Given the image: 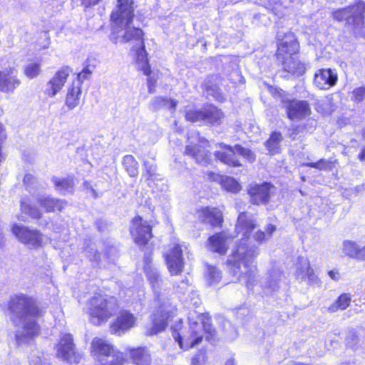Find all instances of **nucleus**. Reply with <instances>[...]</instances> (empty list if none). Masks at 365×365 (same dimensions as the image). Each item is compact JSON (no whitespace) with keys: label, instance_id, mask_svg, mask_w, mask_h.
<instances>
[{"label":"nucleus","instance_id":"nucleus-31","mask_svg":"<svg viewBox=\"0 0 365 365\" xmlns=\"http://www.w3.org/2000/svg\"><path fill=\"white\" fill-rule=\"evenodd\" d=\"M204 215L202 222L212 227L220 226L222 222V212L217 209L206 208L202 211Z\"/></svg>","mask_w":365,"mask_h":365},{"label":"nucleus","instance_id":"nucleus-55","mask_svg":"<svg viewBox=\"0 0 365 365\" xmlns=\"http://www.w3.org/2000/svg\"><path fill=\"white\" fill-rule=\"evenodd\" d=\"M30 365H43L41 359L38 356H31L29 359Z\"/></svg>","mask_w":365,"mask_h":365},{"label":"nucleus","instance_id":"nucleus-13","mask_svg":"<svg viewBox=\"0 0 365 365\" xmlns=\"http://www.w3.org/2000/svg\"><path fill=\"white\" fill-rule=\"evenodd\" d=\"M134 9V0H118L116 9L110 15L113 24H115L118 26L119 24L125 21L127 24L133 21Z\"/></svg>","mask_w":365,"mask_h":365},{"label":"nucleus","instance_id":"nucleus-40","mask_svg":"<svg viewBox=\"0 0 365 365\" xmlns=\"http://www.w3.org/2000/svg\"><path fill=\"white\" fill-rule=\"evenodd\" d=\"M21 210L23 212L29 215L34 219H40L42 217V212L35 205H29L24 202H21Z\"/></svg>","mask_w":365,"mask_h":365},{"label":"nucleus","instance_id":"nucleus-24","mask_svg":"<svg viewBox=\"0 0 365 365\" xmlns=\"http://www.w3.org/2000/svg\"><path fill=\"white\" fill-rule=\"evenodd\" d=\"M114 351L113 346L105 339L95 337L91 343V353L99 361L102 356H109Z\"/></svg>","mask_w":365,"mask_h":365},{"label":"nucleus","instance_id":"nucleus-8","mask_svg":"<svg viewBox=\"0 0 365 365\" xmlns=\"http://www.w3.org/2000/svg\"><path fill=\"white\" fill-rule=\"evenodd\" d=\"M275 190V187L270 182L250 183L247 187L250 202L256 205H267Z\"/></svg>","mask_w":365,"mask_h":365},{"label":"nucleus","instance_id":"nucleus-28","mask_svg":"<svg viewBox=\"0 0 365 365\" xmlns=\"http://www.w3.org/2000/svg\"><path fill=\"white\" fill-rule=\"evenodd\" d=\"M209 248L213 252L225 255L227 250L226 238L222 233H217L209 237Z\"/></svg>","mask_w":365,"mask_h":365},{"label":"nucleus","instance_id":"nucleus-44","mask_svg":"<svg viewBox=\"0 0 365 365\" xmlns=\"http://www.w3.org/2000/svg\"><path fill=\"white\" fill-rule=\"evenodd\" d=\"M206 277L210 285L218 283L222 277L221 272L215 267L209 266Z\"/></svg>","mask_w":365,"mask_h":365},{"label":"nucleus","instance_id":"nucleus-41","mask_svg":"<svg viewBox=\"0 0 365 365\" xmlns=\"http://www.w3.org/2000/svg\"><path fill=\"white\" fill-rule=\"evenodd\" d=\"M343 250L346 255L357 259L359 247L356 242L352 241H344L343 243Z\"/></svg>","mask_w":365,"mask_h":365},{"label":"nucleus","instance_id":"nucleus-18","mask_svg":"<svg viewBox=\"0 0 365 365\" xmlns=\"http://www.w3.org/2000/svg\"><path fill=\"white\" fill-rule=\"evenodd\" d=\"M286 112L292 120H300L311 114V109L306 101H291L286 105Z\"/></svg>","mask_w":365,"mask_h":365},{"label":"nucleus","instance_id":"nucleus-36","mask_svg":"<svg viewBox=\"0 0 365 365\" xmlns=\"http://www.w3.org/2000/svg\"><path fill=\"white\" fill-rule=\"evenodd\" d=\"M123 165L130 177H135L138 173V163L131 155L124 156Z\"/></svg>","mask_w":365,"mask_h":365},{"label":"nucleus","instance_id":"nucleus-62","mask_svg":"<svg viewBox=\"0 0 365 365\" xmlns=\"http://www.w3.org/2000/svg\"><path fill=\"white\" fill-rule=\"evenodd\" d=\"M355 189L357 191L364 190H365V185L364 184L358 185V186L356 187Z\"/></svg>","mask_w":365,"mask_h":365},{"label":"nucleus","instance_id":"nucleus-50","mask_svg":"<svg viewBox=\"0 0 365 365\" xmlns=\"http://www.w3.org/2000/svg\"><path fill=\"white\" fill-rule=\"evenodd\" d=\"M206 360L205 351H200L192 359L191 365H202Z\"/></svg>","mask_w":365,"mask_h":365},{"label":"nucleus","instance_id":"nucleus-37","mask_svg":"<svg viewBox=\"0 0 365 365\" xmlns=\"http://www.w3.org/2000/svg\"><path fill=\"white\" fill-rule=\"evenodd\" d=\"M350 302V295L349 294L344 293L338 297L337 300L334 303L330 305L328 309L330 312L344 310L349 306Z\"/></svg>","mask_w":365,"mask_h":365},{"label":"nucleus","instance_id":"nucleus-32","mask_svg":"<svg viewBox=\"0 0 365 365\" xmlns=\"http://www.w3.org/2000/svg\"><path fill=\"white\" fill-rule=\"evenodd\" d=\"M168 313L161 312L160 315L155 314L152 327L147 329L148 334L154 335L163 331L168 324Z\"/></svg>","mask_w":365,"mask_h":365},{"label":"nucleus","instance_id":"nucleus-25","mask_svg":"<svg viewBox=\"0 0 365 365\" xmlns=\"http://www.w3.org/2000/svg\"><path fill=\"white\" fill-rule=\"evenodd\" d=\"M135 51V62L138 70L142 71L145 76H149L151 69L148 63V53L145 51L144 41L133 46Z\"/></svg>","mask_w":365,"mask_h":365},{"label":"nucleus","instance_id":"nucleus-10","mask_svg":"<svg viewBox=\"0 0 365 365\" xmlns=\"http://www.w3.org/2000/svg\"><path fill=\"white\" fill-rule=\"evenodd\" d=\"M133 21H129L128 24L126 21L122 24H119L118 26L115 24H113V33L117 35L116 38H120V41L128 42L134 41L136 45L141 43L143 40V31L137 27L132 26Z\"/></svg>","mask_w":365,"mask_h":365},{"label":"nucleus","instance_id":"nucleus-56","mask_svg":"<svg viewBox=\"0 0 365 365\" xmlns=\"http://www.w3.org/2000/svg\"><path fill=\"white\" fill-rule=\"evenodd\" d=\"M155 80L150 77L148 78V92L150 93H153L155 91Z\"/></svg>","mask_w":365,"mask_h":365},{"label":"nucleus","instance_id":"nucleus-59","mask_svg":"<svg viewBox=\"0 0 365 365\" xmlns=\"http://www.w3.org/2000/svg\"><path fill=\"white\" fill-rule=\"evenodd\" d=\"M329 274V276L334 280H338L339 277H338V275H339V273L338 272H336L333 270H331L328 272Z\"/></svg>","mask_w":365,"mask_h":365},{"label":"nucleus","instance_id":"nucleus-61","mask_svg":"<svg viewBox=\"0 0 365 365\" xmlns=\"http://www.w3.org/2000/svg\"><path fill=\"white\" fill-rule=\"evenodd\" d=\"M102 224H103V222L100 220H97L96 222V225L98 228V230L100 231V232H102L103 231V226H102Z\"/></svg>","mask_w":365,"mask_h":365},{"label":"nucleus","instance_id":"nucleus-15","mask_svg":"<svg viewBox=\"0 0 365 365\" xmlns=\"http://www.w3.org/2000/svg\"><path fill=\"white\" fill-rule=\"evenodd\" d=\"M18 72L14 68L0 71V91L5 93H14L16 88L21 85Z\"/></svg>","mask_w":365,"mask_h":365},{"label":"nucleus","instance_id":"nucleus-9","mask_svg":"<svg viewBox=\"0 0 365 365\" xmlns=\"http://www.w3.org/2000/svg\"><path fill=\"white\" fill-rule=\"evenodd\" d=\"M130 232L134 242L140 247L147 245L153 237L151 225L140 216L133 219Z\"/></svg>","mask_w":365,"mask_h":365},{"label":"nucleus","instance_id":"nucleus-58","mask_svg":"<svg viewBox=\"0 0 365 365\" xmlns=\"http://www.w3.org/2000/svg\"><path fill=\"white\" fill-rule=\"evenodd\" d=\"M357 259L365 261V246L361 249L359 248L357 255Z\"/></svg>","mask_w":365,"mask_h":365},{"label":"nucleus","instance_id":"nucleus-4","mask_svg":"<svg viewBox=\"0 0 365 365\" xmlns=\"http://www.w3.org/2000/svg\"><path fill=\"white\" fill-rule=\"evenodd\" d=\"M88 312L94 324L108 319L118 309V300L109 295L95 294L86 304Z\"/></svg>","mask_w":365,"mask_h":365},{"label":"nucleus","instance_id":"nucleus-60","mask_svg":"<svg viewBox=\"0 0 365 365\" xmlns=\"http://www.w3.org/2000/svg\"><path fill=\"white\" fill-rule=\"evenodd\" d=\"M358 158L361 161H365V148H363L361 152L359 154Z\"/></svg>","mask_w":365,"mask_h":365},{"label":"nucleus","instance_id":"nucleus-26","mask_svg":"<svg viewBox=\"0 0 365 365\" xmlns=\"http://www.w3.org/2000/svg\"><path fill=\"white\" fill-rule=\"evenodd\" d=\"M178 103V101L169 99L167 97L156 96L150 101L149 109L152 111H157L161 108L175 110Z\"/></svg>","mask_w":365,"mask_h":365},{"label":"nucleus","instance_id":"nucleus-20","mask_svg":"<svg viewBox=\"0 0 365 365\" xmlns=\"http://www.w3.org/2000/svg\"><path fill=\"white\" fill-rule=\"evenodd\" d=\"M338 80L337 73L331 68L318 70L314 78L315 86L321 90H327L334 86Z\"/></svg>","mask_w":365,"mask_h":365},{"label":"nucleus","instance_id":"nucleus-34","mask_svg":"<svg viewBox=\"0 0 365 365\" xmlns=\"http://www.w3.org/2000/svg\"><path fill=\"white\" fill-rule=\"evenodd\" d=\"M145 271L155 297L158 300H160V291L162 289L163 280L159 272L156 269H147Z\"/></svg>","mask_w":365,"mask_h":365},{"label":"nucleus","instance_id":"nucleus-46","mask_svg":"<svg viewBox=\"0 0 365 365\" xmlns=\"http://www.w3.org/2000/svg\"><path fill=\"white\" fill-rule=\"evenodd\" d=\"M93 70L90 68L89 66H86L80 73L77 75V81L75 82L76 86L81 87V84L86 80H89L92 76Z\"/></svg>","mask_w":365,"mask_h":365},{"label":"nucleus","instance_id":"nucleus-48","mask_svg":"<svg viewBox=\"0 0 365 365\" xmlns=\"http://www.w3.org/2000/svg\"><path fill=\"white\" fill-rule=\"evenodd\" d=\"M156 165L150 160H144V169L148 175V178H151L156 173Z\"/></svg>","mask_w":365,"mask_h":365},{"label":"nucleus","instance_id":"nucleus-23","mask_svg":"<svg viewBox=\"0 0 365 365\" xmlns=\"http://www.w3.org/2000/svg\"><path fill=\"white\" fill-rule=\"evenodd\" d=\"M299 49V43L297 41L296 36L292 32H287L281 39L278 45L277 54L285 56L289 54H294Z\"/></svg>","mask_w":365,"mask_h":365},{"label":"nucleus","instance_id":"nucleus-57","mask_svg":"<svg viewBox=\"0 0 365 365\" xmlns=\"http://www.w3.org/2000/svg\"><path fill=\"white\" fill-rule=\"evenodd\" d=\"M81 1L82 4L85 7L88 8L96 5L100 1V0H81Z\"/></svg>","mask_w":365,"mask_h":365},{"label":"nucleus","instance_id":"nucleus-39","mask_svg":"<svg viewBox=\"0 0 365 365\" xmlns=\"http://www.w3.org/2000/svg\"><path fill=\"white\" fill-rule=\"evenodd\" d=\"M24 73L29 79L36 78L41 73V64L37 62H29L25 66Z\"/></svg>","mask_w":365,"mask_h":365},{"label":"nucleus","instance_id":"nucleus-21","mask_svg":"<svg viewBox=\"0 0 365 365\" xmlns=\"http://www.w3.org/2000/svg\"><path fill=\"white\" fill-rule=\"evenodd\" d=\"M219 146L222 148L214 153V156L221 163L232 167L241 166L240 160L236 155L235 145L231 146L225 143H220Z\"/></svg>","mask_w":365,"mask_h":365},{"label":"nucleus","instance_id":"nucleus-19","mask_svg":"<svg viewBox=\"0 0 365 365\" xmlns=\"http://www.w3.org/2000/svg\"><path fill=\"white\" fill-rule=\"evenodd\" d=\"M293 55L294 54L281 56V54H277V62L282 65L283 68L286 72L297 76H302L305 73V65Z\"/></svg>","mask_w":365,"mask_h":365},{"label":"nucleus","instance_id":"nucleus-14","mask_svg":"<svg viewBox=\"0 0 365 365\" xmlns=\"http://www.w3.org/2000/svg\"><path fill=\"white\" fill-rule=\"evenodd\" d=\"M71 72L68 67L58 71L46 83L44 93L48 97H54L64 86Z\"/></svg>","mask_w":365,"mask_h":365},{"label":"nucleus","instance_id":"nucleus-27","mask_svg":"<svg viewBox=\"0 0 365 365\" xmlns=\"http://www.w3.org/2000/svg\"><path fill=\"white\" fill-rule=\"evenodd\" d=\"M81 93V86H76L75 82L68 88L65 104L69 110H73L79 105Z\"/></svg>","mask_w":365,"mask_h":365},{"label":"nucleus","instance_id":"nucleus-53","mask_svg":"<svg viewBox=\"0 0 365 365\" xmlns=\"http://www.w3.org/2000/svg\"><path fill=\"white\" fill-rule=\"evenodd\" d=\"M86 256L91 259L98 261L100 259V253L94 248L88 247L85 250Z\"/></svg>","mask_w":365,"mask_h":365},{"label":"nucleus","instance_id":"nucleus-12","mask_svg":"<svg viewBox=\"0 0 365 365\" xmlns=\"http://www.w3.org/2000/svg\"><path fill=\"white\" fill-rule=\"evenodd\" d=\"M57 356L69 364H77L81 359V355L76 351L72 336L70 334H63L57 349Z\"/></svg>","mask_w":365,"mask_h":365},{"label":"nucleus","instance_id":"nucleus-2","mask_svg":"<svg viewBox=\"0 0 365 365\" xmlns=\"http://www.w3.org/2000/svg\"><path fill=\"white\" fill-rule=\"evenodd\" d=\"M9 310L14 315V323L21 324V329L16 331V339L18 344L29 342L38 333L39 327L36 319L43 316V311L36 302L25 294L11 297Z\"/></svg>","mask_w":365,"mask_h":365},{"label":"nucleus","instance_id":"nucleus-11","mask_svg":"<svg viewBox=\"0 0 365 365\" xmlns=\"http://www.w3.org/2000/svg\"><path fill=\"white\" fill-rule=\"evenodd\" d=\"M12 232L21 242L31 247H38L41 245L43 235L36 229H30L24 225H14Z\"/></svg>","mask_w":365,"mask_h":365},{"label":"nucleus","instance_id":"nucleus-35","mask_svg":"<svg viewBox=\"0 0 365 365\" xmlns=\"http://www.w3.org/2000/svg\"><path fill=\"white\" fill-rule=\"evenodd\" d=\"M52 182L55 185L56 190L62 195L71 192L74 187V182L71 178H58L56 177L52 178Z\"/></svg>","mask_w":365,"mask_h":365},{"label":"nucleus","instance_id":"nucleus-47","mask_svg":"<svg viewBox=\"0 0 365 365\" xmlns=\"http://www.w3.org/2000/svg\"><path fill=\"white\" fill-rule=\"evenodd\" d=\"M222 185L225 190L233 193H237L240 190V185L232 178L225 180Z\"/></svg>","mask_w":365,"mask_h":365},{"label":"nucleus","instance_id":"nucleus-52","mask_svg":"<svg viewBox=\"0 0 365 365\" xmlns=\"http://www.w3.org/2000/svg\"><path fill=\"white\" fill-rule=\"evenodd\" d=\"M205 91L208 96H212L217 99H218L220 96L219 88L216 85L206 86Z\"/></svg>","mask_w":365,"mask_h":365},{"label":"nucleus","instance_id":"nucleus-42","mask_svg":"<svg viewBox=\"0 0 365 365\" xmlns=\"http://www.w3.org/2000/svg\"><path fill=\"white\" fill-rule=\"evenodd\" d=\"M236 155L239 154L250 163H253L256 159V155L252 150L249 148L242 147L239 144L235 145Z\"/></svg>","mask_w":365,"mask_h":365},{"label":"nucleus","instance_id":"nucleus-38","mask_svg":"<svg viewBox=\"0 0 365 365\" xmlns=\"http://www.w3.org/2000/svg\"><path fill=\"white\" fill-rule=\"evenodd\" d=\"M24 184L26 187V190L30 192V194L34 197L37 193H36V190L39 189V187H41V189L44 190L45 186L38 185L36 179L31 174H26L24 178Z\"/></svg>","mask_w":365,"mask_h":365},{"label":"nucleus","instance_id":"nucleus-45","mask_svg":"<svg viewBox=\"0 0 365 365\" xmlns=\"http://www.w3.org/2000/svg\"><path fill=\"white\" fill-rule=\"evenodd\" d=\"M304 270L302 271L304 273V276L307 277L308 282L310 284H315L318 283V278L314 274V269L310 267L309 263L308 260H304Z\"/></svg>","mask_w":365,"mask_h":365},{"label":"nucleus","instance_id":"nucleus-16","mask_svg":"<svg viewBox=\"0 0 365 365\" xmlns=\"http://www.w3.org/2000/svg\"><path fill=\"white\" fill-rule=\"evenodd\" d=\"M34 197L37 204L47 213L61 212L67 205L65 200L53 197L45 193H37Z\"/></svg>","mask_w":365,"mask_h":365},{"label":"nucleus","instance_id":"nucleus-5","mask_svg":"<svg viewBox=\"0 0 365 365\" xmlns=\"http://www.w3.org/2000/svg\"><path fill=\"white\" fill-rule=\"evenodd\" d=\"M364 13L365 3L359 1L356 4L334 10L331 16L335 21H345L346 25L358 27L364 24Z\"/></svg>","mask_w":365,"mask_h":365},{"label":"nucleus","instance_id":"nucleus-17","mask_svg":"<svg viewBox=\"0 0 365 365\" xmlns=\"http://www.w3.org/2000/svg\"><path fill=\"white\" fill-rule=\"evenodd\" d=\"M136 318L128 311H121L115 322L110 326V332L121 335L134 327Z\"/></svg>","mask_w":365,"mask_h":365},{"label":"nucleus","instance_id":"nucleus-6","mask_svg":"<svg viewBox=\"0 0 365 365\" xmlns=\"http://www.w3.org/2000/svg\"><path fill=\"white\" fill-rule=\"evenodd\" d=\"M185 119L191 123H203L217 125L221 123L224 114L214 106H207L200 109H189L185 112Z\"/></svg>","mask_w":365,"mask_h":365},{"label":"nucleus","instance_id":"nucleus-64","mask_svg":"<svg viewBox=\"0 0 365 365\" xmlns=\"http://www.w3.org/2000/svg\"><path fill=\"white\" fill-rule=\"evenodd\" d=\"M182 284H184V283H185L186 285H187V284H188V279H186L185 280H182Z\"/></svg>","mask_w":365,"mask_h":365},{"label":"nucleus","instance_id":"nucleus-22","mask_svg":"<svg viewBox=\"0 0 365 365\" xmlns=\"http://www.w3.org/2000/svg\"><path fill=\"white\" fill-rule=\"evenodd\" d=\"M185 153L192 157L197 163L206 166L211 162L210 153L202 145H187Z\"/></svg>","mask_w":365,"mask_h":365},{"label":"nucleus","instance_id":"nucleus-54","mask_svg":"<svg viewBox=\"0 0 365 365\" xmlns=\"http://www.w3.org/2000/svg\"><path fill=\"white\" fill-rule=\"evenodd\" d=\"M299 134L298 127L293 126L289 128L287 130V136L291 138L292 140H296L297 135Z\"/></svg>","mask_w":365,"mask_h":365},{"label":"nucleus","instance_id":"nucleus-51","mask_svg":"<svg viewBox=\"0 0 365 365\" xmlns=\"http://www.w3.org/2000/svg\"><path fill=\"white\" fill-rule=\"evenodd\" d=\"M353 97L356 101H362L365 99V87H359L354 90Z\"/></svg>","mask_w":365,"mask_h":365},{"label":"nucleus","instance_id":"nucleus-63","mask_svg":"<svg viewBox=\"0 0 365 365\" xmlns=\"http://www.w3.org/2000/svg\"><path fill=\"white\" fill-rule=\"evenodd\" d=\"M225 365H235L234 360L229 359L226 361Z\"/></svg>","mask_w":365,"mask_h":365},{"label":"nucleus","instance_id":"nucleus-1","mask_svg":"<svg viewBox=\"0 0 365 365\" xmlns=\"http://www.w3.org/2000/svg\"><path fill=\"white\" fill-rule=\"evenodd\" d=\"M256 222L252 214L240 212L237 222L235 225V231L237 235L242 234V239L237 245L236 251L233 253V259L228 261L232 264L231 269L233 275L237 277L240 282H245L249 287L250 278L253 277L255 259L259 255V248L255 245H251L253 239L259 244H262L269 240L276 230V227L272 224L267 225L265 232L258 230L255 232Z\"/></svg>","mask_w":365,"mask_h":365},{"label":"nucleus","instance_id":"nucleus-49","mask_svg":"<svg viewBox=\"0 0 365 365\" xmlns=\"http://www.w3.org/2000/svg\"><path fill=\"white\" fill-rule=\"evenodd\" d=\"M329 164V163H328L327 160H326L324 159H321L318 162H316V163H306L305 165L307 167L317 168L319 170H326V169H327Z\"/></svg>","mask_w":365,"mask_h":365},{"label":"nucleus","instance_id":"nucleus-33","mask_svg":"<svg viewBox=\"0 0 365 365\" xmlns=\"http://www.w3.org/2000/svg\"><path fill=\"white\" fill-rule=\"evenodd\" d=\"M282 272L279 269H272L268 273V277L263 282V285L270 292H275L279 287L282 279Z\"/></svg>","mask_w":365,"mask_h":365},{"label":"nucleus","instance_id":"nucleus-3","mask_svg":"<svg viewBox=\"0 0 365 365\" xmlns=\"http://www.w3.org/2000/svg\"><path fill=\"white\" fill-rule=\"evenodd\" d=\"M201 323L190 321V334L187 336H181L180 334L176 331H173V336L178 343L180 347L185 350L192 348L199 344L202 340V332L209 334L207 339L210 340L215 336V329L211 324V319L207 316L200 317Z\"/></svg>","mask_w":365,"mask_h":365},{"label":"nucleus","instance_id":"nucleus-30","mask_svg":"<svg viewBox=\"0 0 365 365\" xmlns=\"http://www.w3.org/2000/svg\"><path fill=\"white\" fill-rule=\"evenodd\" d=\"M130 356L135 365H150L151 356L145 348H137L130 350Z\"/></svg>","mask_w":365,"mask_h":365},{"label":"nucleus","instance_id":"nucleus-43","mask_svg":"<svg viewBox=\"0 0 365 365\" xmlns=\"http://www.w3.org/2000/svg\"><path fill=\"white\" fill-rule=\"evenodd\" d=\"M187 140L189 141V145H198V143L205 145L208 142L207 140L202 136H200V133L195 130H191L187 133Z\"/></svg>","mask_w":365,"mask_h":365},{"label":"nucleus","instance_id":"nucleus-7","mask_svg":"<svg viewBox=\"0 0 365 365\" xmlns=\"http://www.w3.org/2000/svg\"><path fill=\"white\" fill-rule=\"evenodd\" d=\"M187 247L182 242H173L169 246L168 252L164 255L168 268L173 275L182 272L184 268L183 255Z\"/></svg>","mask_w":365,"mask_h":365},{"label":"nucleus","instance_id":"nucleus-29","mask_svg":"<svg viewBox=\"0 0 365 365\" xmlns=\"http://www.w3.org/2000/svg\"><path fill=\"white\" fill-rule=\"evenodd\" d=\"M282 140L283 136L280 132L274 131L270 134L264 142V145L270 155H274L280 153Z\"/></svg>","mask_w":365,"mask_h":365}]
</instances>
